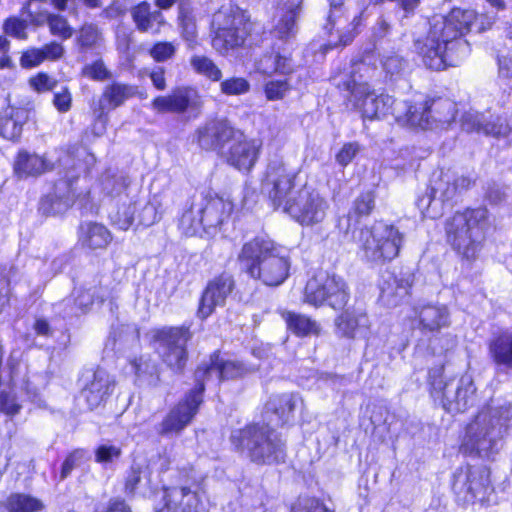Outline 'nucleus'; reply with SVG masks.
Masks as SVG:
<instances>
[{
    "instance_id": "39448f33",
    "label": "nucleus",
    "mask_w": 512,
    "mask_h": 512,
    "mask_svg": "<svg viewBox=\"0 0 512 512\" xmlns=\"http://www.w3.org/2000/svg\"><path fill=\"white\" fill-rule=\"evenodd\" d=\"M230 442L240 453L257 464H273L284 460L285 446L275 431L266 424L253 423L231 432Z\"/></svg>"
},
{
    "instance_id": "9d476101",
    "label": "nucleus",
    "mask_w": 512,
    "mask_h": 512,
    "mask_svg": "<svg viewBox=\"0 0 512 512\" xmlns=\"http://www.w3.org/2000/svg\"><path fill=\"white\" fill-rule=\"evenodd\" d=\"M348 300L347 285L336 275L320 272L308 280L304 289V302L314 307L326 303L333 309H342Z\"/></svg>"
},
{
    "instance_id": "774afa93",
    "label": "nucleus",
    "mask_w": 512,
    "mask_h": 512,
    "mask_svg": "<svg viewBox=\"0 0 512 512\" xmlns=\"http://www.w3.org/2000/svg\"><path fill=\"white\" fill-rule=\"evenodd\" d=\"M360 151V146L356 142L345 143L336 155V161L342 167H346L352 162Z\"/></svg>"
},
{
    "instance_id": "f03ea898",
    "label": "nucleus",
    "mask_w": 512,
    "mask_h": 512,
    "mask_svg": "<svg viewBox=\"0 0 512 512\" xmlns=\"http://www.w3.org/2000/svg\"><path fill=\"white\" fill-rule=\"evenodd\" d=\"M509 421L508 408H483L466 425L459 452L465 456L491 458L502 447V440L508 434Z\"/></svg>"
},
{
    "instance_id": "aec40b11",
    "label": "nucleus",
    "mask_w": 512,
    "mask_h": 512,
    "mask_svg": "<svg viewBox=\"0 0 512 512\" xmlns=\"http://www.w3.org/2000/svg\"><path fill=\"white\" fill-rule=\"evenodd\" d=\"M236 130L226 119H211L199 126L193 137V141L206 151H221L224 146L236 139Z\"/></svg>"
},
{
    "instance_id": "f3484780",
    "label": "nucleus",
    "mask_w": 512,
    "mask_h": 512,
    "mask_svg": "<svg viewBox=\"0 0 512 512\" xmlns=\"http://www.w3.org/2000/svg\"><path fill=\"white\" fill-rule=\"evenodd\" d=\"M474 181L467 176L459 175L452 170H440L433 173L430 181L431 194L419 200V206L429 207L432 200L448 202L454 200L468 190Z\"/></svg>"
},
{
    "instance_id": "dca6fc26",
    "label": "nucleus",
    "mask_w": 512,
    "mask_h": 512,
    "mask_svg": "<svg viewBox=\"0 0 512 512\" xmlns=\"http://www.w3.org/2000/svg\"><path fill=\"white\" fill-rule=\"evenodd\" d=\"M344 0H328L329 14L325 29L332 36L334 33L338 41L332 42L334 46L350 44L358 34L359 27L362 25L364 11L350 14L344 7Z\"/></svg>"
},
{
    "instance_id": "423d86ee",
    "label": "nucleus",
    "mask_w": 512,
    "mask_h": 512,
    "mask_svg": "<svg viewBox=\"0 0 512 512\" xmlns=\"http://www.w3.org/2000/svg\"><path fill=\"white\" fill-rule=\"evenodd\" d=\"M362 257L374 265H383L398 256L403 234L394 225L383 221L362 228L356 239Z\"/></svg>"
},
{
    "instance_id": "0eeeda50",
    "label": "nucleus",
    "mask_w": 512,
    "mask_h": 512,
    "mask_svg": "<svg viewBox=\"0 0 512 512\" xmlns=\"http://www.w3.org/2000/svg\"><path fill=\"white\" fill-rule=\"evenodd\" d=\"M56 167L64 175L55 183L53 191L41 199L40 209L45 214L63 213L74 203L76 197L74 184L81 173L80 164L76 162L73 154L60 150Z\"/></svg>"
},
{
    "instance_id": "09e8293b",
    "label": "nucleus",
    "mask_w": 512,
    "mask_h": 512,
    "mask_svg": "<svg viewBox=\"0 0 512 512\" xmlns=\"http://www.w3.org/2000/svg\"><path fill=\"white\" fill-rule=\"evenodd\" d=\"M12 512H39L44 508L43 502L31 495L14 493L8 497Z\"/></svg>"
},
{
    "instance_id": "2eb2a0df",
    "label": "nucleus",
    "mask_w": 512,
    "mask_h": 512,
    "mask_svg": "<svg viewBox=\"0 0 512 512\" xmlns=\"http://www.w3.org/2000/svg\"><path fill=\"white\" fill-rule=\"evenodd\" d=\"M191 334L187 328L171 327L159 330L155 336L162 360L174 371H182L187 361L186 345Z\"/></svg>"
},
{
    "instance_id": "37998d69",
    "label": "nucleus",
    "mask_w": 512,
    "mask_h": 512,
    "mask_svg": "<svg viewBox=\"0 0 512 512\" xmlns=\"http://www.w3.org/2000/svg\"><path fill=\"white\" fill-rule=\"evenodd\" d=\"M177 21L182 37L189 44H193L198 31L196 15L190 0H179Z\"/></svg>"
},
{
    "instance_id": "4468645a",
    "label": "nucleus",
    "mask_w": 512,
    "mask_h": 512,
    "mask_svg": "<svg viewBox=\"0 0 512 512\" xmlns=\"http://www.w3.org/2000/svg\"><path fill=\"white\" fill-rule=\"evenodd\" d=\"M329 203L319 191L307 185L300 187L296 201L288 207V215L302 226H314L324 221Z\"/></svg>"
},
{
    "instance_id": "72a5a7b5",
    "label": "nucleus",
    "mask_w": 512,
    "mask_h": 512,
    "mask_svg": "<svg viewBox=\"0 0 512 512\" xmlns=\"http://www.w3.org/2000/svg\"><path fill=\"white\" fill-rule=\"evenodd\" d=\"M114 384L110 375L102 369L96 370L92 379L82 390V395L91 409L101 405L113 391Z\"/></svg>"
},
{
    "instance_id": "2f4dec72",
    "label": "nucleus",
    "mask_w": 512,
    "mask_h": 512,
    "mask_svg": "<svg viewBox=\"0 0 512 512\" xmlns=\"http://www.w3.org/2000/svg\"><path fill=\"white\" fill-rule=\"evenodd\" d=\"M57 166L47 155H38L28 151H20L14 162V171L20 178L39 176L53 170Z\"/></svg>"
},
{
    "instance_id": "a18cd8bd",
    "label": "nucleus",
    "mask_w": 512,
    "mask_h": 512,
    "mask_svg": "<svg viewBox=\"0 0 512 512\" xmlns=\"http://www.w3.org/2000/svg\"><path fill=\"white\" fill-rule=\"evenodd\" d=\"M151 479L147 465L134 462L127 475L125 490L130 494L140 493L145 495L150 490Z\"/></svg>"
},
{
    "instance_id": "79ce46f5",
    "label": "nucleus",
    "mask_w": 512,
    "mask_h": 512,
    "mask_svg": "<svg viewBox=\"0 0 512 512\" xmlns=\"http://www.w3.org/2000/svg\"><path fill=\"white\" fill-rule=\"evenodd\" d=\"M375 207V195L372 191L360 194L354 201L351 211L346 217L340 218L338 228L347 234L351 227L354 217L368 216Z\"/></svg>"
},
{
    "instance_id": "a19ab883",
    "label": "nucleus",
    "mask_w": 512,
    "mask_h": 512,
    "mask_svg": "<svg viewBox=\"0 0 512 512\" xmlns=\"http://www.w3.org/2000/svg\"><path fill=\"white\" fill-rule=\"evenodd\" d=\"M257 70L265 75H271L274 73L279 74H290L294 70L293 61L288 54H282L280 52H272L263 55L257 61Z\"/></svg>"
},
{
    "instance_id": "c9c22d12",
    "label": "nucleus",
    "mask_w": 512,
    "mask_h": 512,
    "mask_svg": "<svg viewBox=\"0 0 512 512\" xmlns=\"http://www.w3.org/2000/svg\"><path fill=\"white\" fill-rule=\"evenodd\" d=\"M28 114L24 108L7 107L0 115V135L7 140H17L23 124L28 120Z\"/></svg>"
},
{
    "instance_id": "4be33fe9",
    "label": "nucleus",
    "mask_w": 512,
    "mask_h": 512,
    "mask_svg": "<svg viewBox=\"0 0 512 512\" xmlns=\"http://www.w3.org/2000/svg\"><path fill=\"white\" fill-rule=\"evenodd\" d=\"M233 140L235 142L226 154L227 163L239 171L249 172L259 158L262 143L258 139L243 137L241 132Z\"/></svg>"
},
{
    "instance_id": "8fccbe9b",
    "label": "nucleus",
    "mask_w": 512,
    "mask_h": 512,
    "mask_svg": "<svg viewBox=\"0 0 512 512\" xmlns=\"http://www.w3.org/2000/svg\"><path fill=\"white\" fill-rule=\"evenodd\" d=\"M490 351L498 364L510 366L512 361V337L502 335L490 346Z\"/></svg>"
},
{
    "instance_id": "5fc2aeb1",
    "label": "nucleus",
    "mask_w": 512,
    "mask_h": 512,
    "mask_svg": "<svg viewBox=\"0 0 512 512\" xmlns=\"http://www.w3.org/2000/svg\"><path fill=\"white\" fill-rule=\"evenodd\" d=\"M291 84L287 79H273L264 84V94L268 101H278L286 97L291 91Z\"/></svg>"
},
{
    "instance_id": "338daca9",
    "label": "nucleus",
    "mask_w": 512,
    "mask_h": 512,
    "mask_svg": "<svg viewBox=\"0 0 512 512\" xmlns=\"http://www.w3.org/2000/svg\"><path fill=\"white\" fill-rule=\"evenodd\" d=\"M44 61L40 48L35 47L23 51L20 57V65L25 69L37 67Z\"/></svg>"
},
{
    "instance_id": "ddd939ff",
    "label": "nucleus",
    "mask_w": 512,
    "mask_h": 512,
    "mask_svg": "<svg viewBox=\"0 0 512 512\" xmlns=\"http://www.w3.org/2000/svg\"><path fill=\"white\" fill-rule=\"evenodd\" d=\"M489 470L484 466L465 465L456 469L452 489L464 503L484 500L490 489Z\"/></svg>"
},
{
    "instance_id": "6ab92c4d",
    "label": "nucleus",
    "mask_w": 512,
    "mask_h": 512,
    "mask_svg": "<svg viewBox=\"0 0 512 512\" xmlns=\"http://www.w3.org/2000/svg\"><path fill=\"white\" fill-rule=\"evenodd\" d=\"M250 369L243 363L235 360H225L218 353H214L209 363L200 365L195 371L196 386L213 381L215 384L223 380L237 379L245 376Z\"/></svg>"
},
{
    "instance_id": "f257e3e1",
    "label": "nucleus",
    "mask_w": 512,
    "mask_h": 512,
    "mask_svg": "<svg viewBox=\"0 0 512 512\" xmlns=\"http://www.w3.org/2000/svg\"><path fill=\"white\" fill-rule=\"evenodd\" d=\"M477 19L475 11L459 8L446 16H433L427 36L414 44L424 65L436 71L459 65L470 53L469 43L462 36Z\"/></svg>"
},
{
    "instance_id": "bf43d9fd",
    "label": "nucleus",
    "mask_w": 512,
    "mask_h": 512,
    "mask_svg": "<svg viewBox=\"0 0 512 512\" xmlns=\"http://www.w3.org/2000/svg\"><path fill=\"white\" fill-rule=\"evenodd\" d=\"M291 512H334L316 498L300 497L292 506Z\"/></svg>"
},
{
    "instance_id": "69168bd1",
    "label": "nucleus",
    "mask_w": 512,
    "mask_h": 512,
    "mask_svg": "<svg viewBox=\"0 0 512 512\" xmlns=\"http://www.w3.org/2000/svg\"><path fill=\"white\" fill-rule=\"evenodd\" d=\"M135 373L138 376L149 375L153 376L157 374L156 363L148 356H141L131 362Z\"/></svg>"
},
{
    "instance_id": "6e6d98bb",
    "label": "nucleus",
    "mask_w": 512,
    "mask_h": 512,
    "mask_svg": "<svg viewBox=\"0 0 512 512\" xmlns=\"http://www.w3.org/2000/svg\"><path fill=\"white\" fill-rule=\"evenodd\" d=\"M27 28V21L15 16L7 18L2 26L5 35L23 41L28 39Z\"/></svg>"
},
{
    "instance_id": "5701e85b",
    "label": "nucleus",
    "mask_w": 512,
    "mask_h": 512,
    "mask_svg": "<svg viewBox=\"0 0 512 512\" xmlns=\"http://www.w3.org/2000/svg\"><path fill=\"white\" fill-rule=\"evenodd\" d=\"M201 99L197 91L189 87H179L171 94L158 96L152 101V108L158 113H184L189 109H198Z\"/></svg>"
},
{
    "instance_id": "603ef678",
    "label": "nucleus",
    "mask_w": 512,
    "mask_h": 512,
    "mask_svg": "<svg viewBox=\"0 0 512 512\" xmlns=\"http://www.w3.org/2000/svg\"><path fill=\"white\" fill-rule=\"evenodd\" d=\"M46 19L49 32L53 36L62 40L70 39L73 36L74 30L66 17L59 14H47Z\"/></svg>"
},
{
    "instance_id": "b1692460",
    "label": "nucleus",
    "mask_w": 512,
    "mask_h": 512,
    "mask_svg": "<svg viewBox=\"0 0 512 512\" xmlns=\"http://www.w3.org/2000/svg\"><path fill=\"white\" fill-rule=\"evenodd\" d=\"M304 0H278L276 8V23L273 32L282 40H290L298 31V20L303 12Z\"/></svg>"
},
{
    "instance_id": "f704fd0d",
    "label": "nucleus",
    "mask_w": 512,
    "mask_h": 512,
    "mask_svg": "<svg viewBox=\"0 0 512 512\" xmlns=\"http://www.w3.org/2000/svg\"><path fill=\"white\" fill-rule=\"evenodd\" d=\"M130 14L136 29L142 33L158 34L165 24L163 13L160 10H152L146 1L132 7Z\"/></svg>"
},
{
    "instance_id": "de8ad7c7",
    "label": "nucleus",
    "mask_w": 512,
    "mask_h": 512,
    "mask_svg": "<svg viewBox=\"0 0 512 512\" xmlns=\"http://www.w3.org/2000/svg\"><path fill=\"white\" fill-rule=\"evenodd\" d=\"M197 198H193L189 207L184 210L179 219V228L186 236H193L203 229L202 214H198L195 210V202Z\"/></svg>"
},
{
    "instance_id": "cd10ccee",
    "label": "nucleus",
    "mask_w": 512,
    "mask_h": 512,
    "mask_svg": "<svg viewBox=\"0 0 512 512\" xmlns=\"http://www.w3.org/2000/svg\"><path fill=\"white\" fill-rule=\"evenodd\" d=\"M164 507L160 512H199L198 494L188 487H172L164 491Z\"/></svg>"
},
{
    "instance_id": "4c0bfd02",
    "label": "nucleus",
    "mask_w": 512,
    "mask_h": 512,
    "mask_svg": "<svg viewBox=\"0 0 512 512\" xmlns=\"http://www.w3.org/2000/svg\"><path fill=\"white\" fill-rule=\"evenodd\" d=\"M299 402L302 403V399L298 394L284 393L273 395L267 401L265 409L276 416L277 423L284 424L289 421Z\"/></svg>"
},
{
    "instance_id": "49530a36",
    "label": "nucleus",
    "mask_w": 512,
    "mask_h": 512,
    "mask_svg": "<svg viewBox=\"0 0 512 512\" xmlns=\"http://www.w3.org/2000/svg\"><path fill=\"white\" fill-rule=\"evenodd\" d=\"M381 65L386 74L390 79H396L402 77L407 68L408 61L395 51H388L381 56Z\"/></svg>"
},
{
    "instance_id": "c756f323",
    "label": "nucleus",
    "mask_w": 512,
    "mask_h": 512,
    "mask_svg": "<svg viewBox=\"0 0 512 512\" xmlns=\"http://www.w3.org/2000/svg\"><path fill=\"white\" fill-rule=\"evenodd\" d=\"M249 26V17L246 12L233 5L222 6L213 14L211 22V29H220L222 32L237 30L240 34L243 31L249 32Z\"/></svg>"
},
{
    "instance_id": "473e14b6",
    "label": "nucleus",
    "mask_w": 512,
    "mask_h": 512,
    "mask_svg": "<svg viewBox=\"0 0 512 512\" xmlns=\"http://www.w3.org/2000/svg\"><path fill=\"white\" fill-rule=\"evenodd\" d=\"M462 129L467 132H478L495 137L506 136L510 132L508 124L504 123L502 118L487 121L482 114L477 112H467L461 119Z\"/></svg>"
},
{
    "instance_id": "58836bf2",
    "label": "nucleus",
    "mask_w": 512,
    "mask_h": 512,
    "mask_svg": "<svg viewBox=\"0 0 512 512\" xmlns=\"http://www.w3.org/2000/svg\"><path fill=\"white\" fill-rule=\"evenodd\" d=\"M281 317L288 330L297 336H318L321 332L320 324L304 314L283 310Z\"/></svg>"
},
{
    "instance_id": "0e129e2a",
    "label": "nucleus",
    "mask_w": 512,
    "mask_h": 512,
    "mask_svg": "<svg viewBox=\"0 0 512 512\" xmlns=\"http://www.w3.org/2000/svg\"><path fill=\"white\" fill-rule=\"evenodd\" d=\"M176 48L170 42H158L150 49L151 57L157 62H163L173 57Z\"/></svg>"
},
{
    "instance_id": "f8f14e48",
    "label": "nucleus",
    "mask_w": 512,
    "mask_h": 512,
    "mask_svg": "<svg viewBox=\"0 0 512 512\" xmlns=\"http://www.w3.org/2000/svg\"><path fill=\"white\" fill-rule=\"evenodd\" d=\"M130 181L124 175L106 177L103 190L111 196L114 209L109 217L112 223L121 230H127L133 224L137 205L136 195L129 188Z\"/></svg>"
},
{
    "instance_id": "052dcab7",
    "label": "nucleus",
    "mask_w": 512,
    "mask_h": 512,
    "mask_svg": "<svg viewBox=\"0 0 512 512\" xmlns=\"http://www.w3.org/2000/svg\"><path fill=\"white\" fill-rule=\"evenodd\" d=\"M58 84L57 79L47 73L39 72L29 79V85L38 93H44L53 90Z\"/></svg>"
},
{
    "instance_id": "393cba45",
    "label": "nucleus",
    "mask_w": 512,
    "mask_h": 512,
    "mask_svg": "<svg viewBox=\"0 0 512 512\" xmlns=\"http://www.w3.org/2000/svg\"><path fill=\"white\" fill-rule=\"evenodd\" d=\"M196 212L202 214L203 229L215 228L221 225L231 214L233 204L219 196H200L195 202Z\"/></svg>"
},
{
    "instance_id": "680f3d73",
    "label": "nucleus",
    "mask_w": 512,
    "mask_h": 512,
    "mask_svg": "<svg viewBox=\"0 0 512 512\" xmlns=\"http://www.w3.org/2000/svg\"><path fill=\"white\" fill-rule=\"evenodd\" d=\"M82 74L83 76L96 81H104L111 77L110 72L102 60H97L91 64L85 65L82 70Z\"/></svg>"
},
{
    "instance_id": "20e7f679",
    "label": "nucleus",
    "mask_w": 512,
    "mask_h": 512,
    "mask_svg": "<svg viewBox=\"0 0 512 512\" xmlns=\"http://www.w3.org/2000/svg\"><path fill=\"white\" fill-rule=\"evenodd\" d=\"M489 226V214L485 207L467 208L446 220L447 241L463 258L474 260L483 248Z\"/></svg>"
},
{
    "instance_id": "3c124183",
    "label": "nucleus",
    "mask_w": 512,
    "mask_h": 512,
    "mask_svg": "<svg viewBox=\"0 0 512 512\" xmlns=\"http://www.w3.org/2000/svg\"><path fill=\"white\" fill-rule=\"evenodd\" d=\"M190 63L197 73L209 78L212 81H219L222 77V72L218 66L206 56H193L190 60Z\"/></svg>"
},
{
    "instance_id": "7ed1b4c3",
    "label": "nucleus",
    "mask_w": 512,
    "mask_h": 512,
    "mask_svg": "<svg viewBox=\"0 0 512 512\" xmlns=\"http://www.w3.org/2000/svg\"><path fill=\"white\" fill-rule=\"evenodd\" d=\"M237 261L240 270L267 286H279L289 276L291 262L272 240L255 237L243 244Z\"/></svg>"
},
{
    "instance_id": "7c9ffc66",
    "label": "nucleus",
    "mask_w": 512,
    "mask_h": 512,
    "mask_svg": "<svg viewBox=\"0 0 512 512\" xmlns=\"http://www.w3.org/2000/svg\"><path fill=\"white\" fill-rule=\"evenodd\" d=\"M422 330L435 332L448 327L451 323L450 312L446 305L439 303L421 304L415 308Z\"/></svg>"
},
{
    "instance_id": "c85d7f7f",
    "label": "nucleus",
    "mask_w": 512,
    "mask_h": 512,
    "mask_svg": "<svg viewBox=\"0 0 512 512\" xmlns=\"http://www.w3.org/2000/svg\"><path fill=\"white\" fill-rule=\"evenodd\" d=\"M393 115L401 125L432 129V122L428 112V101L422 104L411 105L407 102H396Z\"/></svg>"
},
{
    "instance_id": "ea45409f",
    "label": "nucleus",
    "mask_w": 512,
    "mask_h": 512,
    "mask_svg": "<svg viewBox=\"0 0 512 512\" xmlns=\"http://www.w3.org/2000/svg\"><path fill=\"white\" fill-rule=\"evenodd\" d=\"M428 112L433 128H445L449 126L456 117V104L450 99L439 98L428 101Z\"/></svg>"
},
{
    "instance_id": "864d4df0",
    "label": "nucleus",
    "mask_w": 512,
    "mask_h": 512,
    "mask_svg": "<svg viewBox=\"0 0 512 512\" xmlns=\"http://www.w3.org/2000/svg\"><path fill=\"white\" fill-rule=\"evenodd\" d=\"M164 214V208L156 196L146 203L139 213V222L144 226H151L160 221Z\"/></svg>"
},
{
    "instance_id": "c03bdc74",
    "label": "nucleus",
    "mask_w": 512,
    "mask_h": 512,
    "mask_svg": "<svg viewBox=\"0 0 512 512\" xmlns=\"http://www.w3.org/2000/svg\"><path fill=\"white\" fill-rule=\"evenodd\" d=\"M212 30V47L221 55H227L229 52L241 47L249 32L243 31L242 34L237 30H228L222 32L220 29Z\"/></svg>"
},
{
    "instance_id": "412c9836",
    "label": "nucleus",
    "mask_w": 512,
    "mask_h": 512,
    "mask_svg": "<svg viewBox=\"0 0 512 512\" xmlns=\"http://www.w3.org/2000/svg\"><path fill=\"white\" fill-rule=\"evenodd\" d=\"M234 288V278L228 273H222L209 281L200 300L199 317L205 319L214 312L217 306H224Z\"/></svg>"
},
{
    "instance_id": "a211bd4d",
    "label": "nucleus",
    "mask_w": 512,
    "mask_h": 512,
    "mask_svg": "<svg viewBox=\"0 0 512 512\" xmlns=\"http://www.w3.org/2000/svg\"><path fill=\"white\" fill-rule=\"evenodd\" d=\"M203 385L195 386L164 418L159 433L169 435L181 432L196 415L202 403Z\"/></svg>"
},
{
    "instance_id": "bb28decb",
    "label": "nucleus",
    "mask_w": 512,
    "mask_h": 512,
    "mask_svg": "<svg viewBox=\"0 0 512 512\" xmlns=\"http://www.w3.org/2000/svg\"><path fill=\"white\" fill-rule=\"evenodd\" d=\"M336 333L349 339L367 338L370 321L367 314L358 309H347L335 319Z\"/></svg>"
},
{
    "instance_id": "13d9d810",
    "label": "nucleus",
    "mask_w": 512,
    "mask_h": 512,
    "mask_svg": "<svg viewBox=\"0 0 512 512\" xmlns=\"http://www.w3.org/2000/svg\"><path fill=\"white\" fill-rule=\"evenodd\" d=\"M101 38V32L97 25L85 23L79 30L78 43L83 48L94 47Z\"/></svg>"
},
{
    "instance_id": "9b49d317",
    "label": "nucleus",
    "mask_w": 512,
    "mask_h": 512,
    "mask_svg": "<svg viewBox=\"0 0 512 512\" xmlns=\"http://www.w3.org/2000/svg\"><path fill=\"white\" fill-rule=\"evenodd\" d=\"M344 90L350 93L349 103L359 111L363 118L373 120L385 116L389 109L393 110L396 102L387 94H376L366 82L357 80L353 74L343 83Z\"/></svg>"
},
{
    "instance_id": "e2e57ef3",
    "label": "nucleus",
    "mask_w": 512,
    "mask_h": 512,
    "mask_svg": "<svg viewBox=\"0 0 512 512\" xmlns=\"http://www.w3.org/2000/svg\"><path fill=\"white\" fill-rule=\"evenodd\" d=\"M21 407L14 393L10 391L0 392V413L14 416L19 413Z\"/></svg>"
},
{
    "instance_id": "a878e982",
    "label": "nucleus",
    "mask_w": 512,
    "mask_h": 512,
    "mask_svg": "<svg viewBox=\"0 0 512 512\" xmlns=\"http://www.w3.org/2000/svg\"><path fill=\"white\" fill-rule=\"evenodd\" d=\"M136 94V87L114 82L105 87L98 102L92 105L94 116L104 122L108 111L123 105L126 100Z\"/></svg>"
},
{
    "instance_id": "1a4fd4ad",
    "label": "nucleus",
    "mask_w": 512,
    "mask_h": 512,
    "mask_svg": "<svg viewBox=\"0 0 512 512\" xmlns=\"http://www.w3.org/2000/svg\"><path fill=\"white\" fill-rule=\"evenodd\" d=\"M429 379L433 393L441 395L447 412L463 413L475 404L476 388L470 376L461 377L455 389H450L452 384L444 381L443 367L440 366L429 371Z\"/></svg>"
},
{
    "instance_id": "e433bc0d",
    "label": "nucleus",
    "mask_w": 512,
    "mask_h": 512,
    "mask_svg": "<svg viewBox=\"0 0 512 512\" xmlns=\"http://www.w3.org/2000/svg\"><path fill=\"white\" fill-rule=\"evenodd\" d=\"M79 241L82 246L96 250L105 248L111 241L108 229L99 223H83L79 228Z\"/></svg>"
},
{
    "instance_id": "6e6552de",
    "label": "nucleus",
    "mask_w": 512,
    "mask_h": 512,
    "mask_svg": "<svg viewBox=\"0 0 512 512\" xmlns=\"http://www.w3.org/2000/svg\"><path fill=\"white\" fill-rule=\"evenodd\" d=\"M296 173L290 170L282 159L269 162L262 191L268 196L275 209L288 213V207L296 201L300 187H297Z\"/></svg>"
},
{
    "instance_id": "4d7b16f0",
    "label": "nucleus",
    "mask_w": 512,
    "mask_h": 512,
    "mask_svg": "<svg viewBox=\"0 0 512 512\" xmlns=\"http://www.w3.org/2000/svg\"><path fill=\"white\" fill-rule=\"evenodd\" d=\"M220 90L228 96L242 95L250 90V83L243 77H231L220 83Z\"/></svg>"
}]
</instances>
